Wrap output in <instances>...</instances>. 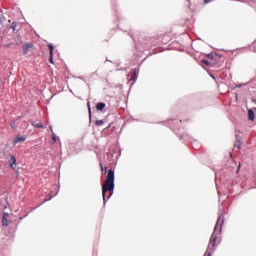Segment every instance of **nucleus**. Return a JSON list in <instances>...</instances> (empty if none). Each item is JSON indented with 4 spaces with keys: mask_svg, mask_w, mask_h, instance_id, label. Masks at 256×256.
<instances>
[{
    "mask_svg": "<svg viewBox=\"0 0 256 256\" xmlns=\"http://www.w3.org/2000/svg\"><path fill=\"white\" fill-rule=\"evenodd\" d=\"M114 189H115V171L113 169H110L108 170V174L102 185V197L104 201L108 192H109V195L107 196V199H110L111 195H113Z\"/></svg>",
    "mask_w": 256,
    "mask_h": 256,
    "instance_id": "obj_1",
    "label": "nucleus"
},
{
    "mask_svg": "<svg viewBox=\"0 0 256 256\" xmlns=\"http://www.w3.org/2000/svg\"><path fill=\"white\" fill-rule=\"evenodd\" d=\"M217 239H218L217 234H215V232H213L210 237L207 251H211V250L215 249V246L217 245Z\"/></svg>",
    "mask_w": 256,
    "mask_h": 256,
    "instance_id": "obj_2",
    "label": "nucleus"
},
{
    "mask_svg": "<svg viewBox=\"0 0 256 256\" xmlns=\"http://www.w3.org/2000/svg\"><path fill=\"white\" fill-rule=\"evenodd\" d=\"M139 77V73L137 72V70L132 69L130 70L129 74H128V78L129 81H137V78Z\"/></svg>",
    "mask_w": 256,
    "mask_h": 256,
    "instance_id": "obj_3",
    "label": "nucleus"
},
{
    "mask_svg": "<svg viewBox=\"0 0 256 256\" xmlns=\"http://www.w3.org/2000/svg\"><path fill=\"white\" fill-rule=\"evenodd\" d=\"M27 141V136L17 135L13 140V145H17V143H25Z\"/></svg>",
    "mask_w": 256,
    "mask_h": 256,
    "instance_id": "obj_4",
    "label": "nucleus"
},
{
    "mask_svg": "<svg viewBox=\"0 0 256 256\" xmlns=\"http://www.w3.org/2000/svg\"><path fill=\"white\" fill-rule=\"evenodd\" d=\"M8 163H9V167H11V169H17V158H15V156L10 155V159H9Z\"/></svg>",
    "mask_w": 256,
    "mask_h": 256,
    "instance_id": "obj_5",
    "label": "nucleus"
},
{
    "mask_svg": "<svg viewBox=\"0 0 256 256\" xmlns=\"http://www.w3.org/2000/svg\"><path fill=\"white\" fill-rule=\"evenodd\" d=\"M29 49H33V44L32 43L24 44L23 47H22L23 55H28L29 54Z\"/></svg>",
    "mask_w": 256,
    "mask_h": 256,
    "instance_id": "obj_6",
    "label": "nucleus"
},
{
    "mask_svg": "<svg viewBox=\"0 0 256 256\" xmlns=\"http://www.w3.org/2000/svg\"><path fill=\"white\" fill-rule=\"evenodd\" d=\"M48 49L50 51V58H49V61L52 65H55V62H53V51L55 49V47L53 46V44H49L48 45Z\"/></svg>",
    "mask_w": 256,
    "mask_h": 256,
    "instance_id": "obj_7",
    "label": "nucleus"
},
{
    "mask_svg": "<svg viewBox=\"0 0 256 256\" xmlns=\"http://www.w3.org/2000/svg\"><path fill=\"white\" fill-rule=\"evenodd\" d=\"M32 126L35 127L36 129H45L43 122H32Z\"/></svg>",
    "mask_w": 256,
    "mask_h": 256,
    "instance_id": "obj_8",
    "label": "nucleus"
},
{
    "mask_svg": "<svg viewBox=\"0 0 256 256\" xmlns=\"http://www.w3.org/2000/svg\"><path fill=\"white\" fill-rule=\"evenodd\" d=\"M105 106H106L105 103L99 102L96 104V109L97 111H103L105 109Z\"/></svg>",
    "mask_w": 256,
    "mask_h": 256,
    "instance_id": "obj_9",
    "label": "nucleus"
},
{
    "mask_svg": "<svg viewBox=\"0 0 256 256\" xmlns=\"http://www.w3.org/2000/svg\"><path fill=\"white\" fill-rule=\"evenodd\" d=\"M248 117L250 121H255V113L251 109L248 110Z\"/></svg>",
    "mask_w": 256,
    "mask_h": 256,
    "instance_id": "obj_10",
    "label": "nucleus"
},
{
    "mask_svg": "<svg viewBox=\"0 0 256 256\" xmlns=\"http://www.w3.org/2000/svg\"><path fill=\"white\" fill-rule=\"evenodd\" d=\"M2 225H4V227H7L9 225V220H7L5 216L2 218Z\"/></svg>",
    "mask_w": 256,
    "mask_h": 256,
    "instance_id": "obj_11",
    "label": "nucleus"
},
{
    "mask_svg": "<svg viewBox=\"0 0 256 256\" xmlns=\"http://www.w3.org/2000/svg\"><path fill=\"white\" fill-rule=\"evenodd\" d=\"M201 63H203V65H206V67H209V65H211V62L206 59L201 60Z\"/></svg>",
    "mask_w": 256,
    "mask_h": 256,
    "instance_id": "obj_12",
    "label": "nucleus"
},
{
    "mask_svg": "<svg viewBox=\"0 0 256 256\" xmlns=\"http://www.w3.org/2000/svg\"><path fill=\"white\" fill-rule=\"evenodd\" d=\"M105 122L103 121V120H97L96 122H95V125L97 126V127H101V125H103Z\"/></svg>",
    "mask_w": 256,
    "mask_h": 256,
    "instance_id": "obj_13",
    "label": "nucleus"
},
{
    "mask_svg": "<svg viewBox=\"0 0 256 256\" xmlns=\"http://www.w3.org/2000/svg\"><path fill=\"white\" fill-rule=\"evenodd\" d=\"M234 147H236L237 149H241V141L237 140L234 144Z\"/></svg>",
    "mask_w": 256,
    "mask_h": 256,
    "instance_id": "obj_14",
    "label": "nucleus"
},
{
    "mask_svg": "<svg viewBox=\"0 0 256 256\" xmlns=\"http://www.w3.org/2000/svg\"><path fill=\"white\" fill-rule=\"evenodd\" d=\"M87 107H88L89 116L91 117V103L90 102L87 103Z\"/></svg>",
    "mask_w": 256,
    "mask_h": 256,
    "instance_id": "obj_15",
    "label": "nucleus"
},
{
    "mask_svg": "<svg viewBox=\"0 0 256 256\" xmlns=\"http://www.w3.org/2000/svg\"><path fill=\"white\" fill-rule=\"evenodd\" d=\"M52 141L53 143H57V136L52 132Z\"/></svg>",
    "mask_w": 256,
    "mask_h": 256,
    "instance_id": "obj_16",
    "label": "nucleus"
},
{
    "mask_svg": "<svg viewBox=\"0 0 256 256\" xmlns=\"http://www.w3.org/2000/svg\"><path fill=\"white\" fill-rule=\"evenodd\" d=\"M215 55H213V53H210L207 55V58L210 59L211 61H213Z\"/></svg>",
    "mask_w": 256,
    "mask_h": 256,
    "instance_id": "obj_17",
    "label": "nucleus"
},
{
    "mask_svg": "<svg viewBox=\"0 0 256 256\" xmlns=\"http://www.w3.org/2000/svg\"><path fill=\"white\" fill-rule=\"evenodd\" d=\"M213 0H204V5H207V3H211Z\"/></svg>",
    "mask_w": 256,
    "mask_h": 256,
    "instance_id": "obj_18",
    "label": "nucleus"
},
{
    "mask_svg": "<svg viewBox=\"0 0 256 256\" xmlns=\"http://www.w3.org/2000/svg\"><path fill=\"white\" fill-rule=\"evenodd\" d=\"M3 217H6V218H7V217H9V214H8L7 212H4V213H3Z\"/></svg>",
    "mask_w": 256,
    "mask_h": 256,
    "instance_id": "obj_19",
    "label": "nucleus"
},
{
    "mask_svg": "<svg viewBox=\"0 0 256 256\" xmlns=\"http://www.w3.org/2000/svg\"><path fill=\"white\" fill-rule=\"evenodd\" d=\"M239 169H241V164L238 165V169H237L236 173H239Z\"/></svg>",
    "mask_w": 256,
    "mask_h": 256,
    "instance_id": "obj_20",
    "label": "nucleus"
},
{
    "mask_svg": "<svg viewBox=\"0 0 256 256\" xmlns=\"http://www.w3.org/2000/svg\"><path fill=\"white\" fill-rule=\"evenodd\" d=\"M11 127L15 129V122L11 123Z\"/></svg>",
    "mask_w": 256,
    "mask_h": 256,
    "instance_id": "obj_21",
    "label": "nucleus"
},
{
    "mask_svg": "<svg viewBox=\"0 0 256 256\" xmlns=\"http://www.w3.org/2000/svg\"><path fill=\"white\" fill-rule=\"evenodd\" d=\"M101 170L103 171V164H100Z\"/></svg>",
    "mask_w": 256,
    "mask_h": 256,
    "instance_id": "obj_22",
    "label": "nucleus"
},
{
    "mask_svg": "<svg viewBox=\"0 0 256 256\" xmlns=\"http://www.w3.org/2000/svg\"><path fill=\"white\" fill-rule=\"evenodd\" d=\"M105 173H107V168H104Z\"/></svg>",
    "mask_w": 256,
    "mask_h": 256,
    "instance_id": "obj_23",
    "label": "nucleus"
},
{
    "mask_svg": "<svg viewBox=\"0 0 256 256\" xmlns=\"http://www.w3.org/2000/svg\"><path fill=\"white\" fill-rule=\"evenodd\" d=\"M230 157H233V154H232V153H230Z\"/></svg>",
    "mask_w": 256,
    "mask_h": 256,
    "instance_id": "obj_24",
    "label": "nucleus"
},
{
    "mask_svg": "<svg viewBox=\"0 0 256 256\" xmlns=\"http://www.w3.org/2000/svg\"><path fill=\"white\" fill-rule=\"evenodd\" d=\"M7 47H11V45H7Z\"/></svg>",
    "mask_w": 256,
    "mask_h": 256,
    "instance_id": "obj_25",
    "label": "nucleus"
}]
</instances>
